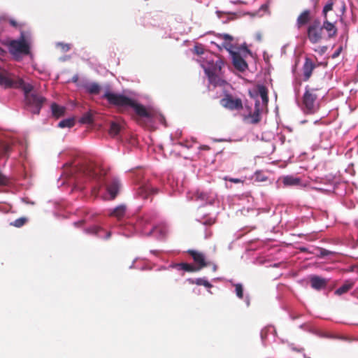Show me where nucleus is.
<instances>
[{"instance_id": "f257e3e1", "label": "nucleus", "mask_w": 358, "mask_h": 358, "mask_svg": "<svg viewBox=\"0 0 358 358\" xmlns=\"http://www.w3.org/2000/svg\"><path fill=\"white\" fill-rule=\"evenodd\" d=\"M327 7L323 13V22L315 18L310 23L306 28V36L312 44H317L325 38L324 31L327 34V38H334L338 34V28L331 23V19L327 15Z\"/></svg>"}, {"instance_id": "f03ea898", "label": "nucleus", "mask_w": 358, "mask_h": 358, "mask_svg": "<svg viewBox=\"0 0 358 358\" xmlns=\"http://www.w3.org/2000/svg\"><path fill=\"white\" fill-rule=\"evenodd\" d=\"M83 171L85 174L90 177L98 178L100 185L98 188L95 187L93 189L96 196H100L106 201L112 199V186L105 181L106 172L103 168L97 167L92 164H90Z\"/></svg>"}, {"instance_id": "7ed1b4c3", "label": "nucleus", "mask_w": 358, "mask_h": 358, "mask_svg": "<svg viewBox=\"0 0 358 358\" xmlns=\"http://www.w3.org/2000/svg\"><path fill=\"white\" fill-rule=\"evenodd\" d=\"M113 106H117L123 110L131 108L138 118L152 117V113L143 105L124 95L113 94Z\"/></svg>"}, {"instance_id": "20e7f679", "label": "nucleus", "mask_w": 358, "mask_h": 358, "mask_svg": "<svg viewBox=\"0 0 358 358\" xmlns=\"http://www.w3.org/2000/svg\"><path fill=\"white\" fill-rule=\"evenodd\" d=\"M0 85L6 88H17L22 89L24 92V98L27 95L36 93L34 91V87L29 83H26L24 81L18 77L11 76L6 70L0 67Z\"/></svg>"}, {"instance_id": "39448f33", "label": "nucleus", "mask_w": 358, "mask_h": 358, "mask_svg": "<svg viewBox=\"0 0 358 358\" xmlns=\"http://www.w3.org/2000/svg\"><path fill=\"white\" fill-rule=\"evenodd\" d=\"M327 7V15L331 19V23L336 26L338 20H343V15L346 11L345 3L343 0H328L322 9V17Z\"/></svg>"}, {"instance_id": "423d86ee", "label": "nucleus", "mask_w": 358, "mask_h": 358, "mask_svg": "<svg viewBox=\"0 0 358 358\" xmlns=\"http://www.w3.org/2000/svg\"><path fill=\"white\" fill-rule=\"evenodd\" d=\"M9 52L15 56L27 55L30 53V47L25 40L23 31L21 32L20 38L18 40H12L8 43Z\"/></svg>"}, {"instance_id": "0eeeda50", "label": "nucleus", "mask_w": 358, "mask_h": 358, "mask_svg": "<svg viewBox=\"0 0 358 358\" xmlns=\"http://www.w3.org/2000/svg\"><path fill=\"white\" fill-rule=\"evenodd\" d=\"M319 90L320 88H310L309 86L306 87L302 102L303 110L306 113H314L317 110V106L316 101L317 95L315 94V92Z\"/></svg>"}, {"instance_id": "6e6552de", "label": "nucleus", "mask_w": 358, "mask_h": 358, "mask_svg": "<svg viewBox=\"0 0 358 358\" xmlns=\"http://www.w3.org/2000/svg\"><path fill=\"white\" fill-rule=\"evenodd\" d=\"M25 105L27 108L33 114H39L43 103L46 99L38 93H34L27 95L24 98Z\"/></svg>"}, {"instance_id": "1a4fd4ad", "label": "nucleus", "mask_w": 358, "mask_h": 358, "mask_svg": "<svg viewBox=\"0 0 358 358\" xmlns=\"http://www.w3.org/2000/svg\"><path fill=\"white\" fill-rule=\"evenodd\" d=\"M220 105L229 110H240L243 109L242 99L231 94L225 92L224 97L220 101Z\"/></svg>"}, {"instance_id": "9d476101", "label": "nucleus", "mask_w": 358, "mask_h": 358, "mask_svg": "<svg viewBox=\"0 0 358 358\" xmlns=\"http://www.w3.org/2000/svg\"><path fill=\"white\" fill-rule=\"evenodd\" d=\"M187 253L193 259L195 266L198 268V271L206 266H211L212 264L213 265V269L215 271L217 269L215 264L206 260V256L203 252L194 250H188Z\"/></svg>"}, {"instance_id": "9b49d317", "label": "nucleus", "mask_w": 358, "mask_h": 358, "mask_svg": "<svg viewBox=\"0 0 358 358\" xmlns=\"http://www.w3.org/2000/svg\"><path fill=\"white\" fill-rule=\"evenodd\" d=\"M313 14L310 9L303 10L298 15L296 20V26L300 29L308 26L313 20Z\"/></svg>"}, {"instance_id": "f8f14e48", "label": "nucleus", "mask_w": 358, "mask_h": 358, "mask_svg": "<svg viewBox=\"0 0 358 358\" xmlns=\"http://www.w3.org/2000/svg\"><path fill=\"white\" fill-rule=\"evenodd\" d=\"M224 62L221 59H217L215 62H208L206 66H203L206 76L215 73H221Z\"/></svg>"}, {"instance_id": "ddd939ff", "label": "nucleus", "mask_w": 358, "mask_h": 358, "mask_svg": "<svg viewBox=\"0 0 358 358\" xmlns=\"http://www.w3.org/2000/svg\"><path fill=\"white\" fill-rule=\"evenodd\" d=\"M158 192L159 189L148 182L142 184L137 191L138 195L144 199H148L150 194H156Z\"/></svg>"}, {"instance_id": "4468645a", "label": "nucleus", "mask_w": 358, "mask_h": 358, "mask_svg": "<svg viewBox=\"0 0 358 358\" xmlns=\"http://www.w3.org/2000/svg\"><path fill=\"white\" fill-rule=\"evenodd\" d=\"M232 62L234 67L241 72L245 71L248 66L247 62L242 58L238 52H234L231 54Z\"/></svg>"}, {"instance_id": "2eb2a0df", "label": "nucleus", "mask_w": 358, "mask_h": 358, "mask_svg": "<svg viewBox=\"0 0 358 358\" xmlns=\"http://www.w3.org/2000/svg\"><path fill=\"white\" fill-rule=\"evenodd\" d=\"M315 64L313 60L306 57L302 67L303 77L304 81H308L311 77L312 73L315 68Z\"/></svg>"}, {"instance_id": "dca6fc26", "label": "nucleus", "mask_w": 358, "mask_h": 358, "mask_svg": "<svg viewBox=\"0 0 358 358\" xmlns=\"http://www.w3.org/2000/svg\"><path fill=\"white\" fill-rule=\"evenodd\" d=\"M329 280L318 275H312L310 278L311 287L316 290L325 288Z\"/></svg>"}, {"instance_id": "f3484780", "label": "nucleus", "mask_w": 358, "mask_h": 358, "mask_svg": "<svg viewBox=\"0 0 358 358\" xmlns=\"http://www.w3.org/2000/svg\"><path fill=\"white\" fill-rule=\"evenodd\" d=\"M245 118L250 120L249 122L252 124H258L261 121V110L258 101L255 102L254 112L250 113Z\"/></svg>"}, {"instance_id": "a211bd4d", "label": "nucleus", "mask_w": 358, "mask_h": 358, "mask_svg": "<svg viewBox=\"0 0 358 358\" xmlns=\"http://www.w3.org/2000/svg\"><path fill=\"white\" fill-rule=\"evenodd\" d=\"M87 231L98 236L102 238H108L110 236V231L103 228L101 226H94L92 228L88 229Z\"/></svg>"}, {"instance_id": "6ab92c4d", "label": "nucleus", "mask_w": 358, "mask_h": 358, "mask_svg": "<svg viewBox=\"0 0 358 358\" xmlns=\"http://www.w3.org/2000/svg\"><path fill=\"white\" fill-rule=\"evenodd\" d=\"M113 217H116L119 221L124 222L127 217V206L121 204L113 208Z\"/></svg>"}, {"instance_id": "aec40b11", "label": "nucleus", "mask_w": 358, "mask_h": 358, "mask_svg": "<svg viewBox=\"0 0 358 358\" xmlns=\"http://www.w3.org/2000/svg\"><path fill=\"white\" fill-rule=\"evenodd\" d=\"M171 267L178 271L182 270L189 273L198 271V268H196L194 265L188 263L174 264L171 266Z\"/></svg>"}, {"instance_id": "412c9836", "label": "nucleus", "mask_w": 358, "mask_h": 358, "mask_svg": "<svg viewBox=\"0 0 358 358\" xmlns=\"http://www.w3.org/2000/svg\"><path fill=\"white\" fill-rule=\"evenodd\" d=\"M124 122L118 117L113 116V136L124 129Z\"/></svg>"}, {"instance_id": "4be33fe9", "label": "nucleus", "mask_w": 358, "mask_h": 358, "mask_svg": "<svg viewBox=\"0 0 358 358\" xmlns=\"http://www.w3.org/2000/svg\"><path fill=\"white\" fill-rule=\"evenodd\" d=\"M208 78L210 83L215 86H222L226 83L225 80L222 78V73L209 75Z\"/></svg>"}, {"instance_id": "5701e85b", "label": "nucleus", "mask_w": 358, "mask_h": 358, "mask_svg": "<svg viewBox=\"0 0 358 358\" xmlns=\"http://www.w3.org/2000/svg\"><path fill=\"white\" fill-rule=\"evenodd\" d=\"M355 282L352 280H346L342 286H341L339 288H338L335 291V294L336 295H342L343 294L346 293L348 292L350 289L352 288L354 286Z\"/></svg>"}, {"instance_id": "b1692460", "label": "nucleus", "mask_w": 358, "mask_h": 358, "mask_svg": "<svg viewBox=\"0 0 358 358\" xmlns=\"http://www.w3.org/2000/svg\"><path fill=\"white\" fill-rule=\"evenodd\" d=\"M282 182L285 186H297L301 184V179L292 176H287L282 178Z\"/></svg>"}, {"instance_id": "393cba45", "label": "nucleus", "mask_w": 358, "mask_h": 358, "mask_svg": "<svg viewBox=\"0 0 358 358\" xmlns=\"http://www.w3.org/2000/svg\"><path fill=\"white\" fill-rule=\"evenodd\" d=\"M257 92L258 94L262 98L263 104L266 106L268 102V90L264 85H258L257 86Z\"/></svg>"}, {"instance_id": "a878e982", "label": "nucleus", "mask_w": 358, "mask_h": 358, "mask_svg": "<svg viewBox=\"0 0 358 358\" xmlns=\"http://www.w3.org/2000/svg\"><path fill=\"white\" fill-rule=\"evenodd\" d=\"M85 89L90 94H98L101 90L99 85L95 83L86 84Z\"/></svg>"}, {"instance_id": "bb28decb", "label": "nucleus", "mask_w": 358, "mask_h": 358, "mask_svg": "<svg viewBox=\"0 0 358 358\" xmlns=\"http://www.w3.org/2000/svg\"><path fill=\"white\" fill-rule=\"evenodd\" d=\"M192 199H194L195 201H201V203H206V202L208 201V194L205 193V192H200V191H196L194 194H193V196L192 197Z\"/></svg>"}, {"instance_id": "cd10ccee", "label": "nucleus", "mask_w": 358, "mask_h": 358, "mask_svg": "<svg viewBox=\"0 0 358 358\" xmlns=\"http://www.w3.org/2000/svg\"><path fill=\"white\" fill-rule=\"evenodd\" d=\"M12 151V145L8 143H2L0 145V157H8Z\"/></svg>"}, {"instance_id": "c85d7f7f", "label": "nucleus", "mask_w": 358, "mask_h": 358, "mask_svg": "<svg viewBox=\"0 0 358 358\" xmlns=\"http://www.w3.org/2000/svg\"><path fill=\"white\" fill-rule=\"evenodd\" d=\"M52 115L57 117H61L64 115L65 108L60 106L57 103H52L51 106Z\"/></svg>"}, {"instance_id": "c756f323", "label": "nucleus", "mask_w": 358, "mask_h": 358, "mask_svg": "<svg viewBox=\"0 0 358 358\" xmlns=\"http://www.w3.org/2000/svg\"><path fill=\"white\" fill-rule=\"evenodd\" d=\"M122 189V183L118 178H113V199L120 194Z\"/></svg>"}, {"instance_id": "7c9ffc66", "label": "nucleus", "mask_w": 358, "mask_h": 358, "mask_svg": "<svg viewBox=\"0 0 358 358\" xmlns=\"http://www.w3.org/2000/svg\"><path fill=\"white\" fill-rule=\"evenodd\" d=\"M74 124H75L74 119L68 118V119H65V120L60 121L59 122L58 126L60 128H65V127L71 128L74 126Z\"/></svg>"}, {"instance_id": "2f4dec72", "label": "nucleus", "mask_w": 358, "mask_h": 358, "mask_svg": "<svg viewBox=\"0 0 358 358\" xmlns=\"http://www.w3.org/2000/svg\"><path fill=\"white\" fill-rule=\"evenodd\" d=\"M80 122L82 124H91L93 122V116L91 111L87 112L83 115L80 119Z\"/></svg>"}, {"instance_id": "473e14b6", "label": "nucleus", "mask_w": 358, "mask_h": 358, "mask_svg": "<svg viewBox=\"0 0 358 358\" xmlns=\"http://www.w3.org/2000/svg\"><path fill=\"white\" fill-rule=\"evenodd\" d=\"M189 282L192 284L195 283L197 285H203L206 287L210 288L212 287V285L205 278H197L195 281L193 280H189Z\"/></svg>"}, {"instance_id": "72a5a7b5", "label": "nucleus", "mask_w": 358, "mask_h": 358, "mask_svg": "<svg viewBox=\"0 0 358 358\" xmlns=\"http://www.w3.org/2000/svg\"><path fill=\"white\" fill-rule=\"evenodd\" d=\"M234 41H223L222 45L230 53L234 52V49L235 46L233 43Z\"/></svg>"}, {"instance_id": "f704fd0d", "label": "nucleus", "mask_w": 358, "mask_h": 358, "mask_svg": "<svg viewBox=\"0 0 358 358\" xmlns=\"http://www.w3.org/2000/svg\"><path fill=\"white\" fill-rule=\"evenodd\" d=\"M27 222V219L26 217H20L18 219H16L10 224L15 227H21L23 225H24Z\"/></svg>"}, {"instance_id": "c9c22d12", "label": "nucleus", "mask_w": 358, "mask_h": 358, "mask_svg": "<svg viewBox=\"0 0 358 358\" xmlns=\"http://www.w3.org/2000/svg\"><path fill=\"white\" fill-rule=\"evenodd\" d=\"M10 184V179L0 171V185L6 186Z\"/></svg>"}, {"instance_id": "e433bc0d", "label": "nucleus", "mask_w": 358, "mask_h": 358, "mask_svg": "<svg viewBox=\"0 0 358 358\" xmlns=\"http://www.w3.org/2000/svg\"><path fill=\"white\" fill-rule=\"evenodd\" d=\"M318 250L320 251V255H318V257H324L328 255H331L336 254L335 252H332L324 248H319Z\"/></svg>"}, {"instance_id": "4c0bfd02", "label": "nucleus", "mask_w": 358, "mask_h": 358, "mask_svg": "<svg viewBox=\"0 0 358 358\" xmlns=\"http://www.w3.org/2000/svg\"><path fill=\"white\" fill-rule=\"evenodd\" d=\"M217 37L223 41H234V37L232 36L225 33L217 34Z\"/></svg>"}, {"instance_id": "58836bf2", "label": "nucleus", "mask_w": 358, "mask_h": 358, "mask_svg": "<svg viewBox=\"0 0 358 358\" xmlns=\"http://www.w3.org/2000/svg\"><path fill=\"white\" fill-rule=\"evenodd\" d=\"M235 288H236V294L237 296L239 299H243V286L241 284H236V285H235Z\"/></svg>"}, {"instance_id": "ea45409f", "label": "nucleus", "mask_w": 358, "mask_h": 358, "mask_svg": "<svg viewBox=\"0 0 358 358\" xmlns=\"http://www.w3.org/2000/svg\"><path fill=\"white\" fill-rule=\"evenodd\" d=\"M103 97L106 99L110 104L112 103V92H107L103 95Z\"/></svg>"}, {"instance_id": "a19ab883", "label": "nucleus", "mask_w": 358, "mask_h": 358, "mask_svg": "<svg viewBox=\"0 0 358 358\" xmlns=\"http://www.w3.org/2000/svg\"><path fill=\"white\" fill-rule=\"evenodd\" d=\"M343 50V47L342 46H340L335 52L332 55V57L333 58H336V57H338L341 52H342Z\"/></svg>"}, {"instance_id": "79ce46f5", "label": "nucleus", "mask_w": 358, "mask_h": 358, "mask_svg": "<svg viewBox=\"0 0 358 358\" xmlns=\"http://www.w3.org/2000/svg\"><path fill=\"white\" fill-rule=\"evenodd\" d=\"M58 45L61 46L62 49L65 52L70 50V45L69 44L59 43Z\"/></svg>"}, {"instance_id": "37998d69", "label": "nucleus", "mask_w": 358, "mask_h": 358, "mask_svg": "<svg viewBox=\"0 0 358 358\" xmlns=\"http://www.w3.org/2000/svg\"><path fill=\"white\" fill-rule=\"evenodd\" d=\"M229 180L230 182H234V183H239V182H242V180L241 179H238V178H229Z\"/></svg>"}, {"instance_id": "c03bdc74", "label": "nucleus", "mask_w": 358, "mask_h": 358, "mask_svg": "<svg viewBox=\"0 0 358 358\" xmlns=\"http://www.w3.org/2000/svg\"><path fill=\"white\" fill-rule=\"evenodd\" d=\"M9 23L10 25H12L13 27H17L18 26L17 22L16 21H15L14 20H10Z\"/></svg>"}, {"instance_id": "a18cd8bd", "label": "nucleus", "mask_w": 358, "mask_h": 358, "mask_svg": "<svg viewBox=\"0 0 358 358\" xmlns=\"http://www.w3.org/2000/svg\"><path fill=\"white\" fill-rule=\"evenodd\" d=\"M200 150H210V147L208 145H203L200 146Z\"/></svg>"}, {"instance_id": "49530a36", "label": "nucleus", "mask_w": 358, "mask_h": 358, "mask_svg": "<svg viewBox=\"0 0 358 358\" xmlns=\"http://www.w3.org/2000/svg\"><path fill=\"white\" fill-rule=\"evenodd\" d=\"M311 1L313 3L314 8H316L318 5L320 0H311Z\"/></svg>"}, {"instance_id": "de8ad7c7", "label": "nucleus", "mask_w": 358, "mask_h": 358, "mask_svg": "<svg viewBox=\"0 0 358 358\" xmlns=\"http://www.w3.org/2000/svg\"><path fill=\"white\" fill-rule=\"evenodd\" d=\"M108 133L110 134L112 133V123H110V128L108 129Z\"/></svg>"}, {"instance_id": "09e8293b", "label": "nucleus", "mask_w": 358, "mask_h": 358, "mask_svg": "<svg viewBox=\"0 0 358 358\" xmlns=\"http://www.w3.org/2000/svg\"><path fill=\"white\" fill-rule=\"evenodd\" d=\"M244 49L245 50V51L250 52V50L246 47H245Z\"/></svg>"}, {"instance_id": "8fccbe9b", "label": "nucleus", "mask_w": 358, "mask_h": 358, "mask_svg": "<svg viewBox=\"0 0 358 358\" xmlns=\"http://www.w3.org/2000/svg\"><path fill=\"white\" fill-rule=\"evenodd\" d=\"M3 52V49L0 47V53H1Z\"/></svg>"}, {"instance_id": "3c124183", "label": "nucleus", "mask_w": 358, "mask_h": 358, "mask_svg": "<svg viewBox=\"0 0 358 358\" xmlns=\"http://www.w3.org/2000/svg\"><path fill=\"white\" fill-rule=\"evenodd\" d=\"M357 298H358V295H357Z\"/></svg>"}]
</instances>
